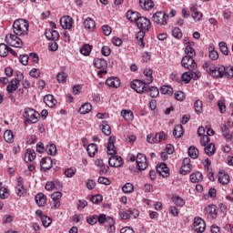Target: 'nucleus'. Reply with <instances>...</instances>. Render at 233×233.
I'll list each match as a JSON object with an SVG mask.
<instances>
[{
	"mask_svg": "<svg viewBox=\"0 0 233 233\" xmlns=\"http://www.w3.org/2000/svg\"><path fill=\"white\" fill-rule=\"evenodd\" d=\"M4 139L6 143H14V133L12 130H5L4 133Z\"/></svg>",
	"mask_w": 233,
	"mask_h": 233,
	"instance_id": "ea45409f",
	"label": "nucleus"
},
{
	"mask_svg": "<svg viewBox=\"0 0 233 233\" xmlns=\"http://www.w3.org/2000/svg\"><path fill=\"white\" fill-rule=\"evenodd\" d=\"M141 15L138 12L129 10L127 13V19H128V21H131V23H137Z\"/></svg>",
	"mask_w": 233,
	"mask_h": 233,
	"instance_id": "5701e85b",
	"label": "nucleus"
},
{
	"mask_svg": "<svg viewBox=\"0 0 233 233\" xmlns=\"http://www.w3.org/2000/svg\"><path fill=\"white\" fill-rule=\"evenodd\" d=\"M84 26L85 28H86L87 30H93V28H96V21H94V19L87 17L85 21H84Z\"/></svg>",
	"mask_w": 233,
	"mask_h": 233,
	"instance_id": "e433bc0d",
	"label": "nucleus"
},
{
	"mask_svg": "<svg viewBox=\"0 0 233 233\" xmlns=\"http://www.w3.org/2000/svg\"><path fill=\"white\" fill-rule=\"evenodd\" d=\"M163 139H167V135H165V132H159L156 134L155 143H161Z\"/></svg>",
	"mask_w": 233,
	"mask_h": 233,
	"instance_id": "864d4df0",
	"label": "nucleus"
},
{
	"mask_svg": "<svg viewBox=\"0 0 233 233\" xmlns=\"http://www.w3.org/2000/svg\"><path fill=\"white\" fill-rule=\"evenodd\" d=\"M224 76L228 78H232L233 77V67H225V73Z\"/></svg>",
	"mask_w": 233,
	"mask_h": 233,
	"instance_id": "338daca9",
	"label": "nucleus"
},
{
	"mask_svg": "<svg viewBox=\"0 0 233 233\" xmlns=\"http://www.w3.org/2000/svg\"><path fill=\"white\" fill-rule=\"evenodd\" d=\"M73 20L70 16H63L60 19V25L64 30H71L72 29Z\"/></svg>",
	"mask_w": 233,
	"mask_h": 233,
	"instance_id": "f3484780",
	"label": "nucleus"
},
{
	"mask_svg": "<svg viewBox=\"0 0 233 233\" xmlns=\"http://www.w3.org/2000/svg\"><path fill=\"white\" fill-rule=\"evenodd\" d=\"M115 143H116V137L115 136L109 137L107 147H106L107 154L109 156H116V154H117V148H116Z\"/></svg>",
	"mask_w": 233,
	"mask_h": 233,
	"instance_id": "ddd939ff",
	"label": "nucleus"
},
{
	"mask_svg": "<svg viewBox=\"0 0 233 233\" xmlns=\"http://www.w3.org/2000/svg\"><path fill=\"white\" fill-rule=\"evenodd\" d=\"M52 166H53V162L50 157H44L41 159L40 167L43 172H46V170H50V168H52Z\"/></svg>",
	"mask_w": 233,
	"mask_h": 233,
	"instance_id": "2eb2a0df",
	"label": "nucleus"
},
{
	"mask_svg": "<svg viewBox=\"0 0 233 233\" xmlns=\"http://www.w3.org/2000/svg\"><path fill=\"white\" fill-rule=\"evenodd\" d=\"M182 81H184V83H186V85H188V83H190V81H192V75L190 72H185L182 75Z\"/></svg>",
	"mask_w": 233,
	"mask_h": 233,
	"instance_id": "6e6d98bb",
	"label": "nucleus"
},
{
	"mask_svg": "<svg viewBox=\"0 0 233 233\" xmlns=\"http://www.w3.org/2000/svg\"><path fill=\"white\" fill-rule=\"evenodd\" d=\"M150 97H157L159 96V89L156 86L147 87V91Z\"/></svg>",
	"mask_w": 233,
	"mask_h": 233,
	"instance_id": "49530a36",
	"label": "nucleus"
},
{
	"mask_svg": "<svg viewBox=\"0 0 233 233\" xmlns=\"http://www.w3.org/2000/svg\"><path fill=\"white\" fill-rule=\"evenodd\" d=\"M8 46L5 44H0V56L1 57H6L8 56Z\"/></svg>",
	"mask_w": 233,
	"mask_h": 233,
	"instance_id": "de8ad7c7",
	"label": "nucleus"
},
{
	"mask_svg": "<svg viewBox=\"0 0 233 233\" xmlns=\"http://www.w3.org/2000/svg\"><path fill=\"white\" fill-rule=\"evenodd\" d=\"M227 125H225V124L220 125V130H221L222 135L225 137V139H227V141H230L232 139V135H230L229 128H232L233 123L230 121H228Z\"/></svg>",
	"mask_w": 233,
	"mask_h": 233,
	"instance_id": "9b49d317",
	"label": "nucleus"
},
{
	"mask_svg": "<svg viewBox=\"0 0 233 233\" xmlns=\"http://www.w3.org/2000/svg\"><path fill=\"white\" fill-rule=\"evenodd\" d=\"M68 77V75L65 72H60L56 75V79L58 83H66V78Z\"/></svg>",
	"mask_w": 233,
	"mask_h": 233,
	"instance_id": "3c124183",
	"label": "nucleus"
},
{
	"mask_svg": "<svg viewBox=\"0 0 233 233\" xmlns=\"http://www.w3.org/2000/svg\"><path fill=\"white\" fill-rule=\"evenodd\" d=\"M28 28H30V24L28 23V20L25 19H17L13 24L14 34L20 37L28 35Z\"/></svg>",
	"mask_w": 233,
	"mask_h": 233,
	"instance_id": "f257e3e1",
	"label": "nucleus"
},
{
	"mask_svg": "<svg viewBox=\"0 0 233 233\" xmlns=\"http://www.w3.org/2000/svg\"><path fill=\"white\" fill-rule=\"evenodd\" d=\"M137 167L138 170H147V168L148 167V161L146 158L145 160H142V162H140L139 164H137Z\"/></svg>",
	"mask_w": 233,
	"mask_h": 233,
	"instance_id": "e2e57ef3",
	"label": "nucleus"
},
{
	"mask_svg": "<svg viewBox=\"0 0 233 233\" xmlns=\"http://www.w3.org/2000/svg\"><path fill=\"white\" fill-rule=\"evenodd\" d=\"M161 94H164L166 96H172L174 94V88L170 86H162L160 88Z\"/></svg>",
	"mask_w": 233,
	"mask_h": 233,
	"instance_id": "58836bf2",
	"label": "nucleus"
},
{
	"mask_svg": "<svg viewBox=\"0 0 233 233\" xmlns=\"http://www.w3.org/2000/svg\"><path fill=\"white\" fill-rule=\"evenodd\" d=\"M90 52H92V46L86 44L80 49V54L83 56H90Z\"/></svg>",
	"mask_w": 233,
	"mask_h": 233,
	"instance_id": "c03bdc74",
	"label": "nucleus"
},
{
	"mask_svg": "<svg viewBox=\"0 0 233 233\" xmlns=\"http://www.w3.org/2000/svg\"><path fill=\"white\" fill-rule=\"evenodd\" d=\"M97 145L92 143L87 146L86 151L89 156V157H94L96 156V153L97 152Z\"/></svg>",
	"mask_w": 233,
	"mask_h": 233,
	"instance_id": "7c9ffc66",
	"label": "nucleus"
},
{
	"mask_svg": "<svg viewBox=\"0 0 233 233\" xmlns=\"http://www.w3.org/2000/svg\"><path fill=\"white\" fill-rule=\"evenodd\" d=\"M95 165H96V167L100 168V170H99L100 176H103V174H106L108 172V166L105 165V163L103 162V159H101V158L96 159Z\"/></svg>",
	"mask_w": 233,
	"mask_h": 233,
	"instance_id": "aec40b11",
	"label": "nucleus"
},
{
	"mask_svg": "<svg viewBox=\"0 0 233 233\" xmlns=\"http://www.w3.org/2000/svg\"><path fill=\"white\" fill-rule=\"evenodd\" d=\"M34 159H35V151L33 149H27L25 157V163H32Z\"/></svg>",
	"mask_w": 233,
	"mask_h": 233,
	"instance_id": "c756f323",
	"label": "nucleus"
},
{
	"mask_svg": "<svg viewBox=\"0 0 233 233\" xmlns=\"http://www.w3.org/2000/svg\"><path fill=\"white\" fill-rule=\"evenodd\" d=\"M139 5L143 10H151V8H154V2L152 0H139Z\"/></svg>",
	"mask_w": 233,
	"mask_h": 233,
	"instance_id": "c85d7f7f",
	"label": "nucleus"
},
{
	"mask_svg": "<svg viewBox=\"0 0 233 233\" xmlns=\"http://www.w3.org/2000/svg\"><path fill=\"white\" fill-rule=\"evenodd\" d=\"M20 82L18 79H12L9 85L6 86V90L9 94H13V92H15L17 88H19Z\"/></svg>",
	"mask_w": 233,
	"mask_h": 233,
	"instance_id": "4be33fe9",
	"label": "nucleus"
},
{
	"mask_svg": "<svg viewBox=\"0 0 233 233\" xmlns=\"http://www.w3.org/2000/svg\"><path fill=\"white\" fill-rule=\"evenodd\" d=\"M48 156H56L57 154V147L55 144H49L46 147Z\"/></svg>",
	"mask_w": 233,
	"mask_h": 233,
	"instance_id": "79ce46f5",
	"label": "nucleus"
},
{
	"mask_svg": "<svg viewBox=\"0 0 233 233\" xmlns=\"http://www.w3.org/2000/svg\"><path fill=\"white\" fill-rule=\"evenodd\" d=\"M218 182L221 185H228V183H230V176H228V174L223 173L222 171H219Z\"/></svg>",
	"mask_w": 233,
	"mask_h": 233,
	"instance_id": "a878e982",
	"label": "nucleus"
},
{
	"mask_svg": "<svg viewBox=\"0 0 233 233\" xmlns=\"http://www.w3.org/2000/svg\"><path fill=\"white\" fill-rule=\"evenodd\" d=\"M131 88L137 92V94H143L144 92L148 91V86H147V84L141 80H134L131 83Z\"/></svg>",
	"mask_w": 233,
	"mask_h": 233,
	"instance_id": "20e7f679",
	"label": "nucleus"
},
{
	"mask_svg": "<svg viewBox=\"0 0 233 233\" xmlns=\"http://www.w3.org/2000/svg\"><path fill=\"white\" fill-rule=\"evenodd\" d=\"M209 76H212V77L221 78L223 76H225V67L224 66H219L217 67H212V69H208Z\"/></svg>",
	"mask_w": 233,
	"mask_h": 233,
	"instance_id": "f8f14e48",
	"label": "nucleus"
},
{
	"mask_svg": "<svg viewBox=\"0 0 233 233\" xmlns=\"http://www.w3.org/2000/svg\"><path fill=\"white\" fill-rule=\"evenodd\" d=\"M175 99H177V101H185V93H183V91H177L175 93Z\"/></svg>",
	"mask_w": 233,
	"mask_h": 233,
	"instance_id": "69168bd1",
	"label": "nucleus"
},
{
	"mask_svg": "<svg viewBox=\"0 0 233 233\" xmlns=\"http://www.w3.org/2000/svg\"><path fill=\"white\" fill-rule=\"evenodd\" d=\"M102 132L105 134V136H110L112 134V128L109 127L106 121L102 122Z\"/></svg>",
	"mask_w": 233,
	"mask_h": 233,
	"instance_id": "a19ab883",
	"label": "nucleus"
},
{
	"mask_svg": "<svg viewBox=\"0 0 233 233\" xmlns=\"http://www.w3.org/2000/svg\"><path fill=\"white\" fill-rule=\"evenodd\" d=\"M191 183H199V181H203V174L201 172H196L190 175Z\"/></svg>",
	"mask_w": 233,
	"mask_h": 233,
	"instance_id": "c9c22d12",
	"label": "nucleus"
},
{
	"mask_svg": "<svg viewBox=\"0 0 233 233\" xmlns=\"http://www.w3.org/2000/svg\"><path fill=\"white\" fill-rule=\"evenodd\" d=\"M157 172H158L162 177H168V176H170L168 167H167L165 163L157 166Z\"/></svg>",
	"mask_w": 233,
	"mask_h": 233,
	"instance_id": "a211bd4d",
	"label": "nucleus"
},
{
	"mask_svg": "<svg viewBox=\"0 0 233 233\" xmlns=\"http://www.w3.org/2000/svg\"><path fill=\"white\" fill-rule=\"evenodd\" d=\"M181 65L184 68H187V70H196V68H198V64H196V60L187 56L182 58Z\"/></svg>",
	"mask_w": 233,
	"mask_h": 233,
	"instance_id": "423d86ee",
	"label": "nucleus"
},
{
	"mask_svg": "<svg viewBox=\"0 0 233 233\" xmlns=\"http://www.w3.org/2000/svg\"><path fill=\"white\" fill-rule=\"evenodd\" d=\"M44 103H46L49 108H54V106L57 105V100H56L52 95H46L44 96Z\"/></svg>",
	"mask_w": 233,
	"mask_h": 233,
	"instance_id": "b1692460",
	"label": "nucleus"
},
{
	"mask_svg": "<svg viewBox=\"0 0 233 233\" xmlns=\"http://www.w3.org/2000/svg\"><path fill=\"white\" fill-rule=\"evenodd\" d=\"M194 108L198 114H201L203 112V102L201 100H197L194 103Z\"/></svg>",
	"mask_w": 233,
	"mask_h": 233,
	"instance_id": "8fccbe9b",
	"label": "nucleus"
},
{
	"mask_svg": "<svg viewBox=\"0 0 233 233\" xmlns=\"http://www.w3.org/2000/svg\"><path fill=\"white\" fill-rule=\"evenodd\" d=\"M97 215H91L87 217L86 221L89 225H96L97 223Z\"/></svg>",
	"mask_w": 233,
	"mask_h": 233,
	"instance_id": "0e129e2a",
	"label": "nucleus"
},
{
	"mask_svg": "<svg viewBox=\"0 0 233 233\" xmlns=\"http://www.w3.org/2000/svg\"><path fill=\"white\" fill-rule=\"evenodd\" d=\"M204 214L208 219H216L218 218V207H216V205H209L206 207Z\"/></svg>",
	"mask_w": 233,
	"mask_h": 233,
	"instance_id": "9d476101",
	"label": "nucleus"
},
{
	"mask_svg": "<svg viewBox=\"0 0 233 233\" xmlns=\"http://www.w3.org/2000/svg\"><path fill=\"white\" fill-rule=\"evenodd\" d=\"M94 66L96 68H98L100 71L98 72V76L101 74H107L106 68L108 66V63L104 58H96L94 60Z\"/></svg>",
	"mask_w": 233,
	"mask_h": 233,
	"instance_id": "0eeeda50",
	"label": "nucleus"
},
{
	"mask_svg": "<svg viewBox=\"0 0 233 233\" xmlns=\"http://www.w3.org/2000/svg\"><path fill=\"white\" fill-rule=\"evenodd\" d=\"M172 199H173V203L177 207H185V200L183 198H181L180 197H175Z\"/></svg>",
	"mask_w": 233,
	"mask_h": 233,
	"instance_id": "4d7b16f0",
	"label": "nucleus"
},
{
	"mask_svg": "<svg viewBox=\"0 0 233 233\" xmlns=\"http://www.w3.org/2000/svg\"><path fill=\"white\" fill-rule=\"evenodd\" d=\"M172 35L173 37H176V39H181V37H183V34H181V29H179L178 27H175L172 30Z\"/></svg>",
	"mask_w": 233,
	"mask_h": 233,
	"instance_id": "bf43d9fd",
	"label": "nucleus"
},
{
	"mask_svg": "<svg viewBox=\"0 0 233 233\" xmlns=\"http://www.w3.org/2000/svg\"><path fill=\"white\" fill-rule=\"evenodd\" d=\"M108 163L110 167H119L124 165L125 162L121 157L111 155V157L108 159Z\"/></svg>",
	"mask_w": 233,
	"mask_h": 233,
	"instance_id": "4468645a",
	"label": "nucleus"
},
{
	"mask_svg": "<svg viewBox=\"0 0 233 233\" xmlns=\"http://www.w3.org/2000/svg\"><path fill=\"white\" fill-rule=\"evenodd\" d=\"M219 48H220V52H221L224 56H228V47L227 46V43H225V42H220V43H219Z\"/></svg>",
	"mask_w": 233,
	"mask_h": 233,
	"instance_id": "13d9d810",
	"label": "nucleus"
},
{
	"mask_svg": "<svg viewBox=\"0 0 233 233\" xmlns=\"http://www.w3.org/2000/svg\"><path fill=\"white\" fill-rule=\"evenodd\" d=\"M167 19H168V15L163 12H157L153 15V22L160 26L167 25Z\"/></svg>",
	"mask_w": 233,
	"mask_h": 233,
	"instance_id": "1a4fd4ad",
	"label": "nucleus"
},
{
	"mask_svg": "<svg viewBox=\"0 0 233 233\" xmlns=\"http://www.w3.org/2000/svg\"><path fill=\"white\" fill-rule=\"evenodd\" d=\"M144 76H146V77H147L146 79V83L147 85H150V83H152L154 81V76H152V69H150V68L144 69Z\"/></svg>",
	"mask_w": 233,
	"mask_h": 233,
	"instance_id": "4c0bfd02",
	"label": "nucleus"
},
{
	"mask_svg": "<svg viewBox=\"0 0 233 233\" xmlns=\"http://www.w3.org/2000/svg\"><path fill=\"white\" fill-rule=\"evenodd\" d=\"M136 24L137 28H139V30H142L144 32H148V30H150V26H152V24L150 23L148 18L141 15Z\"/></svg>",
	"mask_w": 233,
	"mask_h": 233,
	"instance_id": "39448f33",
	"label": "nucleus"
},
{
	"mask_svg": "<svg viewBox=\"0 0 233 233\" xmlns=\"http://www.w3.org/2000/svg\"><path fill=\"white\" fill-rule=\"evenodd\" d=\"M76 172H77L76 167H69L65 170L64 174L67 177H74V176H76Z\"/></svg>",
	"mask_w": 233,
	"mask_h": 233,
	"instance_id": "603ef678",
	"label": "nucleus"
},
{
	"mask_svg": "<svg viewBox=\"0 0 233 233\" xmlns=\"http://www.w3.org/2000/svg\"><path fill=\"white\" fill-rule=\"evenodd\" d=\"M122 190L124 194H132L134 192V185L132 183H126Z\"/></svg>",
	"mask_w": 233,
	"mask_h": 233,
	"instance_id": "a18cd8bd",
	"label": "nucleus"
},
{
	"mask_svg": "<svg viewBox=\"0 0 233 233\" xmlns=\"http://www.w3.org/2000/svg\"><path fill=\"white\" fill-rule=\"evenodd\" d=\"M109 223V226L112 227L114 225V218L107 217L105 214H101L100 216H97V222L100 223V225H103L105 222Z\"/></svg>",
	"mask_w": 233,
	"mask_h": 233,
	"instance_id": "393cba45",
	"label": "nucleus"
},
{
	"mask_svg": "<svg viewBox=\"0 0 233 233\" xmlns=\"http://www.w3.org/2000/svg\"><path fill=\"white\" fill-rule=\"evenodd\" d=\"M185 54H187L186 56L191 57L194 59V56H196V50L193 49V47L190 46V45L186 46Z\"/></svg>",
	"mask_w": 233,
	"mask_h": 233,
	"instance_id": "09e8293b",
	"label": "nucleus"
},
{
	"mask_svg": "<svg viewBox=\"0 0 233 233\" xmlns=\"http://www.w3.org/2000/svg\"><path fill=\"white\" fill-rule=\"evenodd\" d=\"M187 154L192 159H198L199 156V150H198L196 147L191 146L187 150Z\"/></svg>",
	"mask_w": 233,
	"mask_h": 233,
	"instance_id": "f704fd0d",
	"label": "nucleus"
},
{
	"mask_svg": "<svg viewBox=\"0 0 233 233\" xmlns=\"http://www.w3.org/2000/svg\"><path fill=\"white\" fill-rule=\"evenodd\" d=\"M190 74L191 79H194V81H198V79L201 77V72L198 71L197 68L195 70H190Z\"/></svg>",
	"mask_w": 233,
	"mask_h": 233,
	"instance_id": "680f3d73",
	"label": "nucleus"
},
{
	"mask_svg": "<svg viewBox=\"0 0 233 233\" xmlns=\"http://www.w3.org/2000/svg\"><path fill=\"white\" fill-rule=\"evenodd\" d=\"M35 199L38 207H45V205H46V197L43 193H38L35 197Z\"/></svg>",
	"mask_w": 233,
	"mask_h": 233,
	"instance_id": "cd10ccee",
	"label": "nucleus"
},
{
	"mask_svg": "<svg viewBox=\"0 0 233 233\" xmlns=\"http://www.w3.org/2000/svg\"><path fill=\"white\" fill-rule=\"evenodd\" d=\"M145 32H147V31L140 30L136 35V39L137 41V45L139 46H141V48H145Z\"/></svg>",
	"mask_w": 233,
	"mask_h": 233,
	"instance_id": "bb28decb",
	"label": "nucleus"
},
{
	"mask_svg": "<svg viewBox=\"0 0 233 233\" xmlns=\"http://www.w3.org/2000/svg\"><path fill=\"white\" fill-rule=\"evenodd\" d=\"M92 111V104L91 103H85L81 106L78 112L80 114H89Z\"/></svg>",
	"mask_w": 233,
	"mask_h": 233,
	"instance_id": "72a5a7b5",
	"label": "nucleus"
},
{
	"mask_svg": "<svg viewBox=\"0 0 233 233\" xmlns=\"http://www.w3.org/2000/svg\"><path fill=\"white\" fill-rule=\"evenodd\" d=\"M0 198L1 199H6V198H8V188L6 187L0 188Z\"/></svg>",
	"mask_w": 233,
	"mask_h": 233,
	"instance_id": "774afa93",
	"label": "nucleus"
},
{
	"mask_svg": "<svg viewBox=\"0 0 233 233\" xmlns=\"http://www.w3.org/2000/svg\"><path fill=\"white\" fill-rule=\"evenodd\" d=\"M15 193L17 196L21 198V196H25L26 194V189L25 186H23V177H19L17 178V185L15 187Z\"/></svg>",
	"mask_w": 233,
	"mask_h": 233,
	"instance_id": "dca6fc26",
	"label": "nucleus"
},
{
	"mask_svg": "<svg viewBox=\"0 0 233 233\" xmlns=\"http://www.w3.org/2000/svg\"><path fill=\"white\" fill-rule=\"evenodd\" d=\"M204 152L205 154H207V156H214L216 154V145H214V143H210L208 144L205 148H204Z\"/></svg>",
	"mask_w": 233,
	"mask_h": 233,
	"instance_id": "2f4dec72",
	"label": "nucleus"
},
{
	"mask_svg": "<svg viewBox=\"0 0 233 233\" xmlns=\"http://www.w3.org/2000/svg\"><path fill=\"white\" fill-rule=\"evenodd\" d=\"M179 172L182 176H187L192 172V166H182Z\"/></svg>",
	"mask_w": 233,
	"mask_h": 233,
	"instance_id": "5fc2aeb1",
	"label": "nucleus"
},
{
	"mask_svg": "<svg viewBox=\"0 0 233 233\" xmlns=\"http://www.w3.org/2000/svg\"><path fill=\"white\" fill-rule=\"evenodd\" d=\"M45 35L49 41H57L59 39V32L54 29L46 30Z\"/></svg>",
	"mask_w": 233,
	"mask_h": 233,
	"instance_id": "6ab92c4d",
	"label": "nucleus"
},
{
	"mask_svg": "<svg viewBox=\"0 0 233 233\" xmlns=\"http://www.w3.org/2000/svg\"><path fill=\"white\" fill-rule=\"evenodd\" d=\"M40 116L41 115L37 111L33 108L27 107L25 109L24 112V123L25 125H28V123L35 124L37 123V121H39Z\"/></svg>",
	"mask_w": 233,
	"mask_h": 233,
	"instance_id": "f03ea898",
	"label": "nucleus"
},
{
	"mask_svg": "<svg viewBox=\"0 0 233 233\" xmlns=\"http://www.w3.org/2000/svg\"><path fill=\"white\" fill-rule=\"evenodd\" d=\"M41 220L44 227H48L49 225H52V218L48 216H43L41 218Z\"/></svg>",
	"mask_w": 233,
	"mask_h": 233,
	"instance_id": "052dcab7",
	"label": "nucleus"
},
{
	"mask_svg": "<svg viewBox=\"0 0 233 233\" xmlns=\"http://www.w3.org/2000/svg\"><path fill=\"white\" fill-rule=\"evenodd\" d=\"M173 136L175 137H181L183 136V126L177 125L173 130Z\"/></svg>",
	"mask_w": 233,
	"mask_h": 233,
	"instance_id": "37998d69",
	"label": "nucleus"
},
{
	"mask_svg": "<svg viewBox=\"0 0 233 233\" xmlns=\"http://www.w3.org/2000/svg\"><path fill=\"white\" fill-rule=\"evenodd\" d=\"M121 116L126 121H133L134 120V113L130 110L123 109L121 111Z\"/></svg>",
	"mask_w": 233,
	"mask_h": 233,
	"instance_id": "473e14b6",
	"label": "nucleus"
},
{
	"mask_svg": "<svg viewBox=\"0 0 233 233\" xmlns=\"http://www.w3.org/2000/svg\"><path fill=\"white\" fill-rule=\"evenodd\" d=\"M5 43L9 45V46H14L15 48H21V46H23V40L19 38L17 35H6Z\"/></svg>",
	"mask_w": 233,
	"mask_h": 233,
	"instance_id": "7ed1b4c3",
	"label": "nucleus"
},
{
	"mask_svg": "<svg viewBox=\"0 0 233 233\" xmlns=\"http://www.w3.org/2000/svg\"><path fill=\"white\" fill-rule=\"evenodd\" d=\"M205 228H207V224L205 223V220H203L199 217L195 218L193 230L198 233H203L205 232Z\"/></svg>",
	"mask_w": 233,
	"mask_h": 233,
	"instance_id": "6e6552de",
	"label": "nucleus"
},
{
	"mask_svg": "<svg viewBox=\"0 0 233 233\" xmlns=\"http://www.w3.org/2000/svg\"><path fill=\"white\" fill-rule=\"evenodd\" d=\"M106 85L112 88H119V86H121V81L117 77H109L106 79Z\"/></svg>",
	"mask_w": 233,
	"mask_h": 233,
	"instance_id": "412c9836",
	"label": "nucleus"
}]
</instances>
